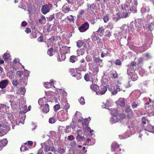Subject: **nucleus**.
<instances>
[{
    "label": "nucleus",
    "instance_id": "nucleus-1",
    "mask_svg": "<svg viewBox=\"0 0 154 154\" xmlns=\"http://www.w3.org/2000/svg\"><path fill=\"white\" fill-rule=\"evenodd\" d=\"M117 10L119 11L118 13H117L119 18H125L128 16V10H127L126 8L124 9L122 5L120 6L119 8H117Z\"/></svg>",
    "mask_w": 154,
    "mask_h": 154
},
{
    "label": "nucleus",
    "instance_id": "nucleus-2",
    "mask_svg": "<svg viewBox=\"0 0 154 154\" xmlns=\"http://www.w3.org/2000/svg\"><path fill=\"white\" fill-rule=\"evenodd\" d=\"M88 65L89 69L93 71V75L94 79H96L97 76V74L99 71L98 67L93 63H89Z\"/></svg>",
    "mask_w": 154,
    "mask_h": 154
},
{
    "label": "nucleus",
    "instance_id": "nucleus-3",
    "mask_svg": "<svg viewBox=\"0 0 154 154\" xmlns=\"http://www.w3.org/2000/svg\"><path fill=\"white\" fill-rule=\"evenodd\" d=\"M76 133L77 134L76 138L78 142H80L81 140L83 141H85V138L84 135L82 136L84 132L81 129L78 130L76 131Z\"/></svg>",
    "mask_w": 154,
    "mask_h": 154
},
{
    "label": "nucleus",
    "instance_id": "nucleus-4",
    "mask_svg": "<svg viewBox=\"0 0 154 154\" xmlns=\"http://www.w3.org/2000/svg\"><path fill=\"white\" fill-rule=\"evenodd\" d=\"M52 7V5L50 3L42 5L41 9L42 12L44 14H46L49 12Z\"/></svg>",
    "mask_w": 154,
    "mask_h": 154
},
{
    "label": "nucleus",
    "instance_id": "nucleus-5",
    "mask_svg": "<svg viewBox=\"0 0 154 154\" xmlns=\"http://www.w3.org/2000/svg\"><path fill=\"white\" fill-rule=\"evenodd\" d=\"M0 124L1 125H2V128L10 127L9 122H6V120L5 119L4 116L2 115H1L0 117Z\"/></svg>",
    "mask_w": 154,
    "mask_h": 154
},
{
    "label": "nucleus",
    "instance_id": "nucleus-6",
    "mask_svg": "<svg viewBox=\"0 0 154 154\" xmlns=\"http://www.w3.org/2000/svg\"><path fill=\"white\" fill-rule=\"evenodd\" d=\"M107 90V87L103 85H101L99 87L97 91L96 94L97 95H102L104 94Z\"/></svg>",
    "mask_w": 154,
    "mask_h": 154
},
{
    "label": "nucleus",
    "instance_id": "nucleus-7",
    "mask_svg": "<svg viewBox=\"0 0 154 154\" xmlns=\"http://www.w3.org/2000/svg\"><path fill=\"white\" fill-rule=\"evenodd\" d=\"M110 110L112 117L110 119L109 122L111 124H113L116 123L115 119L116 117V109L115 108H113L110 109Z\"/></svg>",
    "mask_w": 154,
    "mask_h": 154
},
{
    "label": "nucleus",
    "instance_id": "nucleus-8",
    "mask_svg": "<svg viewBox=\"0 0 154 154\" xmlns=\"http://www.w3.org/2000/svg\"><path fill=\"white\" fill-rule=\"evenodd\" d=\"M87 7L86 11L89 13H94V10L96 9L97 8L96 4L94 3H93L91 5L87 3Z\"/></svg>",
    "mask_w": 154,
    "mask_h": 154
},
{
    "label": "nucleus",
    "instance_id": "nucleus-9",
    "mask_svg": "<svg viewBox=\"0 0 154 154\" xmlns=\"http://www.w3.org/2000/svg\"><path fill=\"white\" fill-rule=\"evenodd\" d=\"M8 118L9 120V122L12 123L13 127L15 126V124H17V122L15 120L16 118L14 117V115L11 114H8Z\"/></svg>",
    "mask_w": 154,
    "mask_h": 154
},
{
    "label": "nucleus",
    "instance_id": "nucleus-10",
    "mask_svg": "<svg viewBox=\"0 0 154 154\" xmlns=\"http://www.w3.org/2000/svg\"><path fill=\"white\" fill-rule=\"evenodd\" d=\"M89 27V23L88 22H85L79 28V30L80 32H84L88 30Z\"/></svg>",
    "mask_w": 154,
    "mask_h": 154
},
{
    "label": "nucleus",
    "instance_id": "nucleus-11",
    "mask_svg": "<svg viewBox=\"0 0 154 154\" xmlns=\"http://www.w3.org/2000/svg\"><path fill=\"white\" fill-rule=\"evenodd\" d=\"M18 2H20L18 7L24 9H26L27 4L23 0H15L14 1L15 3Z\"/></svg>",
    "mask_w": 154,
    "mask_h": 154
},
{
    "label": "nucleus",
    "instance_id": "nucleus-12",
    "mask_svg": "<svg viewBox=\"0 0 154 154\" xmlns=\"http://www.w3.org/2000/svg\"><path fill=\"white\" fill-rule=\"evenodd\" d=\"M116 78L118 79L117 80V82L118 85V86H116V93H117V91H120V85H122V78L121 77H119L116 73Z\"/></svg>",
    "mask_w": 154,
    "mask_h": 154
},
{
    "label": "nucleus",
    "instance_id": "nucleus-13",
    "mask_svg": "<svg viewBox=\"0 0 154 154\" xmlns=\"http://www.w3.org/2000/svg\"><path fill=\"white\" fill-rule=\"evenodd\" d=\"M9 81L8 80L5 79L0 82V88L3 89L5 88L8 84Z\"/></svg>",
    "mask_w": 154,
    "mask_h": 154
},
{
    "label": "nucleus",
    "instance_id": "nucleus-14",
    "mask_svg": "<svg viewBox=\"0 0 154 154\" xmlns=\"http://www.w3.org/2000/svg\"><path fill=\"white\" fill-rule=\"evenodd\" d=\"M41 148L44 149V151L48 152L50 150V146L47 144L46 143H44L41 144Z\"/></svg>",
    "mask_w": 154,
    "mask_h": 154
},
{
    "label": "nucleus",
    "instance_id": "nucleus-15",
    "mask_svg": "<svg viewBox=\"0 0 154 154\" xmlns=\"http://www.w3.org/2000/svg\"><path fill=\"white\" fill-rule=\"evenodd\" d=\"M55 40L54 37H52L49 39L47 42V43H46L48 45V47L49 48V45H54L55 42Z\"/></svg>",
    "mask_w": 154,
    "mask_h": 154
},
{
    "label": "nucleus",
    "instance_id": "nucleus-16",
    "mask_svg": "<svg viewBox=\"0 0 154 154\" xmlns=\"http://www.w3.org/2000/svg\"><path fill=\"white\" fill-rule=\"evenodd\" d=\"M9 127L6 128H0V135L2 136L5 134L7 133V131L9 130Z\"/></svg>",
    "mask_w": 154,
    "mask_h": 154
},
{
    "label": "nucleus",
    "instance_id": "nucleus-17",
    "mask_svg": "<svg viewBox=\"0 0 154 154\" xmlns=\"http://www.w3.org/2000/svg\"><path fill=\"white\" fill-rule=\"evenodd\" d=\"M47 100L46 98L45 97H44L42 98L39 99L38 100V103L42 107V106H43L44 104H45Z\"/></svg>",
    "mask_w": 154,
    "mask_h": 154
},
{
    "label": "nucleus",
    "instance_id": "nucleus-18",
    "mask_svg": "<svg viewBox=\"0 0 154 154\" xmlns=\"http://www.w3.org/2000/svg\"><path fill=\"white\" fill-rule=\"evenodd\" d=\"M104 104L105 107H103L104 108L108 109L107 107L111 106L112 105L113 103L112 101L110 100H107L106 101V103Z\"/></svg>",
    "mask_w": 154,
    "mask_h": 154
},
{
    "label": "nucleus",
    "instance_id": "nucleus-19",
    "mask_svg": "<svg viewBox=\"0 0 154 154\" xmlns=\"http://www.w3.org/2000/svg\"><path fill=\"white\" fill-rule=\"evenodd\" d=\"M10 101L11 103V105L12 106L13 105H16V103L15 101V100L16 99L15 97L14 96L10 95Z\"/></svg>",
    "mask_w": 154,
    "mask_h": 154
},
{
    "label": "nucleus",
    "instance_id": "nucleus-20",
    "mask_svg": "<svg viewBox=\"0 0 154 154\" xmlns=\"http://www.w3.org/2000/svg\"><path fill=\"white\" fill-rule=\"evenodd\" d=\"M116 117L117 119H124L125 118V114L123 113H119L116 111Z\"/></svg>",
    "mask_w": 154,
    "mask_h": 154
},
{
    "label": "nucleus",
    "instance_id": "nucleus-21",
    "mask_svg": "<svg viewBox=\"0 0 154 154\" xmlns=\"http://www.w3.org/2000/svg\"><path fill=\"white\" fill-rule=\"evenodd\" d=\"M8 143V140L7 139H4L2 140H1L0 141V150L2 149V146H5Z\"/></svg>",
    "mask_w": 154,
    "mask_h": 154
},
{
    "label": "nucleus",
    "instance_id": "nucleus-22",
    "mask_svg": "<svg viewBox=\"0 0 154 154\" xmlns=\"http://www.w3.org/2000/svg\"><path fill=\"white\" fill-rule=\"evenodd\" d=\"M43 112L45 113H47L49 110V105L47 103H45L42 109Z\"/></svg>",
    "mask_w": 154,
    "mask_h": 154
},
{
    "label": "nucleus",
    "instance_id": "nucleus-23",
    "mask_svg": "<svg viewBox=\"0 0 154 154\" xmlns=\"http://www.w3.org/2000/svg\"><path fill=\"white\" fill-rule=\"evenodd\" d=\"M117 105H119L121 106H125V100L124 98H120L118 101Z\"/></svg>",
    "mask_w": 154,
    "mask_h": 154
},
{
    "label": "nucleus",
    "instance_id": "nucleus-24",
    "mask_svg": "<svg viewBox=\"0 0 154 154\" xmlns=\"http://www.w3.org/2000/svg\"><path fill=\"white\" fill-rule=\"evenodd\" d=\"M14 71H11L7 73V75L10 79H12L14 77Z\"/></svg>",
    "mask_w": 154,
    "mask_h": 154
},
{
    "label": "nucleus",
    "instance_id": "nucleus-25",
    "mask_svg": "<svg viewBox=\"0 0 154 154\" xmlns=\"http://www.w3.org/2000/svg\"><path fill=\"white\" fill-rule=\"evenodd\" d=\"M29 72L28 71L26 70L25 71V73L24 75L25 78L24 80L23 79H22L21 80V81H23V82H24L25 85H26V82L27 79V77L29 76Z\"/></svg>",
    "mask_w": 154,
    "mask_h": 154
},
{
    "label": "nucleus",
    "instance_id": "nucleus-26",
    "mask_svg": "<svg viewBox=\"0 0 154 154\" xmlns=\"http://www.w3.org/2000/svg\"><path fill=\"white\" fill-rule=\"evenodd\" d=\"M138 77L137 74L135 72V71H134L131 77V79L133 81H135L137 79Z\"/></svg>",
    "mask_w": 154,
    "mask_h": 154
},
{
    "label": "nucleus",
    "instance_id": "nucleus-27",
    "mask_svg": "<svg viewBox=\"0 0 154 154\" xmlns=\"http://www.w3.org/2000/svg\"><path fill=\"white\" fill-rule=\"evenodd\" d=\"M128 66L129 68L127 70V74L131 77L134 71V70H133L131 68L130 65H128Z\"/></svg>",
    "mask_w": 154,
    "mask_h": 154
},
{
    "label": "nucleus",
    "instance_id": "nucleus-28",
    "mask_svg": "<svg viewBox=\"0 0 154 154\" xmlns=\"http://www.w3.org/2000/svg\"><path fill=\"white\" fill-rule=\"evenodd\" d=\"M61 58L60 56H58L57 59L58 61H60L62 60H65L66 58V56L65 55V54L63 53H61Z\"/></svg>",
    "mask_w": 154,
    "mask_h": 154
},
{
    "label": "nucleus",
    "instance_id": "nucleus-29",
    "mask_svg": "<svg viewBox=\"0 0 154 154\" xmlns=\"http://www.w3.org/2000/svg\"><path fill=\"white\" fill-rule=\"evenodd\" d=\"M53 82L52 80H51L50 82H45V83L44 86L46 88H49L51 87L52 85H53Z\"/></svg>",
    "mask_w": 154,
    "mask_h": 154
},
{
    "label": "nucleus",
    "instance_id": "nucleus-30",
    "mask_svg": "<svg viewBox=\"0 0 154 154\" xmlns=\"http://www.w3.org/2000/svg\"><path fill=\"white\" fill-rule=\"evenodd\" d=\"M78 69L80 71H85L86 70V63H84V64H81Z\"/></svg>",
    "mask_w": 154,
    "mask_h": 154
},
{
    "label": "nucleus",
    "instance_id": "nucleus-31",
    "mask_svg": "<svg viewBox=\"0 0 154 154\" xmlns=\"http://www.w3.org/2000/svg\"><path fill=\"white\" fill-rule=\"evenodd\" d=\"M99 86L96 85L92 84L90 88L91 90L96 92V93L98 89L99 88Z\"/></svg>",
    "mask_w": 154,
    "mask_h": 154
},
{
    "label": "nucleus",
    "instance_id": "nucleus-32",
    "mask_svg": "<svg viewBox=\"0 0 154 154\" xmlns=\"http://www.w3.org/2000/svg\"><path fill=\"white\" fill-rule=\"evenodd\" d=\"M130 65L134 71H135L136 69V63L135 62L132 61L130 63Z\"/></svg>",
    "mask_w": 154,
    "mask_h": 154
},
{
    "label": "nucleus",
    "instance_id": "nucleus-33",
    "mask_svg": "<svg viewBox=\"0 0 154 154\" xmlns=\"http://www.w3.org/2000/svg\"><path fill=\"white\" fill-rule=\"evenodd\" d=\"M63 48V52L66 54H67L70 52V47H69L67 46H65Z\"/></svg>",
    "mask_w": 154,
    "mask_h": 154
},
{
    "label": "nucleus",
    "instance_id": "nucleus-34",
    "mask_svg": "<svg viewBox=\"0 0 154 154\" xmlns=\"http://www.w3.org/2000/svg\"><path fill=\"white\" fill-rule=\"evenodd\" d=\"M25 146H22L20 148V150L21 152L22 151H26L28 150L29 149L28 147H27V145L26 144V143H25Z\"/></svg>",
    "mask_w": 154,
    "mask_h": 154
},
{
    "label": "nucleus",
    "instance_id": "nucleus-35",
    "mask_svg": "<svg viewBox=\"0 0 154 154\" xmlns=\"http://www.w3.org/2000/svg\"><path fill=\"white\" fill-rule=\"evenodd\" d=\"M147 27L148 29H149L150 31H152L154 28V21L151 23H148Z\"/></svg>",
    "mask_w": 154,
    "mask_h": 154
},
{
    "label": "nucleus",
    "instance_id": "nucleus-36",
    "mask_svg": "<svg viewBox=\"0 0 154 154\" xmlns=\"http://www.w3.org/2000/svg\"><path fill=\"white\" fill-rule=\"evenodd\" d=\"M77 60V57L74 55L71 56L69 58L70 61L72 63H75Z\"/></svg>",
    "mask_w": 154,
    "mask_h": 154
},
{
    "label": "nucleus",
    "instance_id": "nucleus-37",
    "mask_svg": "<svg viewBox=\"0 0 154 154\" xmlns=\"http://www.w3.org/2000/svg\"><path fill=\"white\" fill-rule=\"evenodd\" d=\"M108 53L107 50L106 49H104L101 54V57H104L107 56Z\"/></svg>",
    "mask_w": 154,
    "mask_h": 154
},
{
    "label": "nucleus",
    "instance_id": "nucleus-38",
    "mask_svg": "<svg viewBox=\"0 0 154 154\" xmlns=\"http://www.w3.org/2000/svg\"><path fill=\"white\" fill-rule=\"evenodd\" d=\"M116 73V71L115 70H112L109 72V74L110 75L112 79H115L116 76L115 74Z\"/></svg>",
    "mask_w": 154,
    "mask_h": 154
},
{
    "label": "nucleus",
    "instance_id": "nucleus-39",
    "mask_svg": "<svg viewBox=\"0 0 154 154\" xmlns=\"http://www.w3.org/2000/svg\"><path fill=\"white\" fill-rule=\"evenodd\" d=\"M66 19H67L71 23L72 22L73 23L74 22V17L72 15L67 17L66 18Z\"/></svg>",
    "mask_w": 154,
    "mask_h": 154
},
{
    "label": "nucleus",
    "instance_id": "nucleus-40",
    "mask_svg": "<svg viewBox=\"0 0 154 154\" xmlns=\"http://www.w3.org/2000/svg\"><path fill=\"white\" fill-rule=\"evenodd\" d=\"M46 20V19L45 17L44 16L42 15L41 18L39 19L38 22L40 24H42V22L45 21Z\"/></svg>",
    "mask_w": 154,
    "mask_h": 154
},
{
    "label": "nucleus",
    "instance_id": "nucleus-41",
    "mask_svg": "<svg viewBox=\"0 0 154 154\" xmlns=\"http://www.w3.org/2000/svg\"><path fill=\"white\" fill-rule=\"evenodd\" d=\"M121 148L119 147V145L116 144V154H121Z\"/></svg>",
    "mask_w": 154,
    "mask_h": 154
},
{
    "label": "nucleus",
    "instance_id": "nucleus-42",
    "mask_svg": "<svg viewBox=\"0 0 154 154\" xmlns=\"http://www.w3.org/2000/svg\"><path fill=\"white\" fill-rule=\"evenodd\" d=\"M77 52L79 56H80V55H82L84 54L85 49H81L79 50H78L77 51Z\"/></svg>",
    "mask_w": 154,
    "mask_h": 154
},
{
    "label": "nucleus",
    "instance_id": "nucleus-43",
    "mask_svg": "<svg viewBox=\"0 0 154 154\" xmlns=\"http://www.w3.org/2000/svg\"><path fill=\"white\" fill-rule=\"evenodd\" d=\"M111 151L112 152H115L116 150V142L113 141L111 145Z\"/></svg>",
    "mask_w": 154,
    "mask_h": 154
},
{
    "label": "nucleus",
    "instance_id": "nucleus-44",
    "mask_svg": "<svg viewBox=\"0 0 154 154\" xmlns=\"http://www.w3.org/2000/svg\"><path fill=\"white\" fill-rule=\"evenodd\" d=\"M91 75V74H88V73L86 74L84 76V79L85 80L87 81H90V77Z\"/></svg>",
    "mask_w": 154,
    "mask_h": 154
},
{
    "label": "nucleus",
    "instance_id": "nucleus-45",
    "mask_svg": "<svg viewBox=\"0 0 154 154\" xmlns=\"http://www.w3.org/2000/svg\"><path fill=\"white\" fill-rule=\"evenodd\" d=\"M62 16V14L60 12H58L55 14V17L57 19H61Z\"/></svg>",
    "mask_w": 154,
    "mask_h": 154
},
{
    "label": "nucleus",
    "instance_id": "nucleus-46",
    "mask_svg": "<svg viewBox=\"0 0 154 154\" xmlns=\"http://www.w3.org/2000/svg\"><path fill=\"white\" fill-rule=\"evenodd\" d=\"M57 119L56 118H54V117L50 118L49 120V122L51 124H53L56 121Z\"/></svg>",
    "mask_w": 154,
    "mask_h": 154
},
{
    "label": "nucleus",
    "instance_id": "nucleus-47",
    "mask_svg": "<svg viewBox=\"0 0 154 154\" xmlns=\"http://www.w3.org/2000/svg\"><path fill=\"white\" fill-rule=\"evenodd\" d=\"M138 106V103L136 101H134L131 103V106L133 108H136Z\"/></svg>",
    "mask_w": 154,
    "mask_h": 154
},
{
    "label": "nucleus",
    "instance_id": "nucleus-48",
    "mask_svg": "<svg viewBox=\"0 0 154 154\" xmlns=\"http://www.w3.org/2000/svg\"><path fill=\"white\" fill-rule=\"evenodd\" d=\"M133 112L132 110L131 109V108H130V110L129 111V112L128 114V118H131L133 117Z\"/></svg>",
    "mask_w": 154,
    "mask_h": 154
},
{
    "label": "nucleus",
    "instance_id": "nucleus-49",
    "mask_svg": "<svg viewBox=\"0 0 154 154\" xmlns=\"http://www.w3.org/2000/svg\"><path fill=\"white\" fill-rule=\"evenodd\" d=\"M73 76L74 77L75 76L77 80L80 79L82 77L81 73L80 72H78L76 75H73Z\"/></svg>",
    "mask_w": 154,
    "mask_h": 154
},
{
    "label": "nucleus",
    "instance_id": "nucleus-50",
    "mask_svg": "<svg viewBox=\"0 0 154 154\" xmlns=\"http://www.w3.org/2000/svg\"><path fill=\"white\" fill-rule=\"evenodd\" d=\"M65 149L63 148L60 147L59 149L58 152L60 154H64V152L65 151Z\"/></svg>",
    "mask_w": 154,
    "mask_h": 154
},
{
    "label": "nucleus",
    "instance_id": "nucleus-51",
    "mask_svg": "<svg viewBox=\"0 0 154 154\" xmlns=\"http://www.w3.org/2000/svg\"><path fill=\"white\" fill-rule=\"evenodd\" d=\"M84 43L82 41L79 40L77 43V45L79 48L81 47L83 45Z\"/></svg>",
    "mask_w": 154,
    "mask_h": 154
},
{
    "label": "nucleus",
    "instance_id": "nucleus-52",
    "mask_svg": "<svg viewBox=\"0 0 154 154\" xmlns=\"http://www.w3.org/2000/svg\"><path fill=\"white\" fill-rule=\"evenodd\" d=\"M53 49L51 48L50 49H48V51L47 54L50 56H51L53 55Z\"/></svg>",
    "mask_w": 154,
    "mask_h": 154
},
{
    "label": "nucleus",
    "instance_id": "nucleus-53",
    "mask_svg": "<svg viewBox=\"0 0 154 154\" xmlns=\"http://www.w3.org/2000/svg\"><path fill=\"white\" fill-rule=\"evenodd\" d=\"M20 91L21 95H23L26 92V90L24 87H21L20 88Z\"/></svg>",
    "mask_w": 154,
    "mask_h": 154
},
{
    "label": "nucleus",
    "instance_id": "nucleus-54",
    "mask_svg": "<svg viewBox=\"0 0 154 154\" xmlns=\"http://www.w3.org/2000/svg\"><path fill=\"white\" fill-rule=\"evenodd\" d=\"M10 57V54L7 53H5L3 56V59L5 60L8 59Z\"/></svg>",
    "mask_w": 154,
    "mask_h": 154
},
{
    "label": "nucleus",
    "instance_id": "nucleus-55",
    "mask_svg": "<svg viewBox=\"0 0 154 154\" xmlns=\"http://www.w3.org/2000/svg\"><path fill=\"white\" fill-rule=\"evenodd\" d=\"M110 91L112 95H115L116 94V90L114 88V87L113 86L111 87Z\"/></svg>",
    "mask_w": 154,
    "mask_h": 154
},
{
    "label": "nucleus",
    "instance_id": "nucleus-56",
    "mask_svg": "<svg viewBox=\"0 0 154 154\" xmlns=\"http://www.w3.org/2000/svg\"><path fill=\"white\" fill-rule=\"evenodd\" d=\"M131 108L130 106H126L125 109V112L127 113V116H128V112H129L130 110V108Z\"/></svg>",
    "mask_w": 154,
    "mask_h": 154
},
{
    "label": "nucleus",
    "instance_id": "nucleus-57",
    "mask_svg": "<svg viewBox=\"0 0 154 154\" xmlns=\"http://www.w3.org/2000/svg\"><path fill=\"white\" fill-rule=\"evenodd\" d=\"M70 145L73 147H75L77 146L75 141H73L71 142L70 143Z\"/></svg>",
    "mask_w": 154,
    "mask_h": 154
},
{
    "label": "nucleus",
    "instance_id": "nucleus-58",
    "mask_svg": "<svg viewBox=\"0 0 154 154\" xmlns=\"http://www.w3.org/2000/svg\"><path fill=\"white\" fill-rule=\"evenodd\" d=\"M94 60L96 63H99L101 62V60L98 57H94L93 58Z\"/></svg>",
    "mask_w": 154,
    "mask_h": 154
},
{
    "label": "nucleus",
    "instance_id": "nucleus-59",
    "mask_svg": "<svg viewBox=\"0 0 154 154\" xmlns=\"http://www.w3.org/2000/svg\"><path fill=\"white\" fill-rule=\"evenodd\" d=\"M71 127L73 129H74L76 126V123L75 122L72 121V123L71 125H70Z\"/></svg>",
    "mask_w": 154,
    "mask_h": 154
},
{
    "label": "nucleus",
    "instance_id": "nucleus-60",
    "mask_svg": "<svg viewBox=\"0 0 154 154\" xmlns=\"http://www.w3.org/2000/svg\"><path fill=\"white\" fill-rule=\"evenodd\" d=\"M97 20L95 19L94 18H92L89 20V22H90L91 24H94L96 22Z\"/></svg>",
    "mask_w": 154,
    "mask_h": 154
},
{
    "label": "nucleus",
    "instance_id": "nucleus-61",
    "mask_svg": "<svg viewBox=\"0 0 154 154\" xmlns=\"http://www.w3.org/2000/svg\"><path fill=\"white\" fill-rule=\"evenodd\" d=\"M79 103L82 105H84L85 104V101L84 98L82 97H81L79 100Z\"/></svg>",
    "mask_w": 154,
    "mask_h": 154
},
{
    "label": "nucleus",
    "instance_id": "nucleus-62",
    "mask_svg": "<svg viewBox=\"0 0 154 154\" xmlns=\"http://www.w3.org/2000/svg\"><path fill=\"white\" fill-rule=\"evenodd\" d=\"M143 59L142 57H140L138 59L137 61V63L138 64H142L143 63Z\"/></svg>",
    "mask_w": 154,
    "mask_h": 154
},
{
    "label": "nucleus",
    "instance_id": "nucleus-63",
    "mask_svg": "<svg viewBox=\"0 0 154 154\" xmlns=\"http://www.w3.org/2000/svg\"><path fill=\"white\" fill-rule=\"evenodd\" d=\"M54 110H59L60 108V106L59 104H56L54 105Z\"/></svg>",
    "mask_w": 154,
    "mask_h": 154
},
{
    "label": "nucleus",
    "instance_id": "nucleus-64",
    "mask_svg": "<svg viewBox=\"0 0 154 154\" xmlns=\"http://www.w3.org/2000/svg\"><path fill=\"white\" fill-rule=\"evenodd\" d=\"M70 11V8L69 7H67L65 8L63 11L65 13H66Z\"/></svg>",
    "mask_w": 154,
    "mask_h": 154
}]
</instances>
